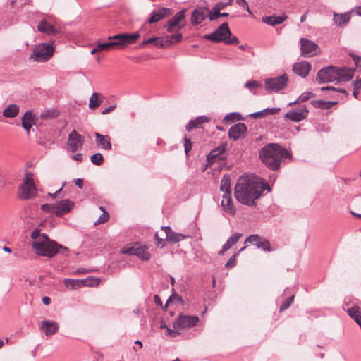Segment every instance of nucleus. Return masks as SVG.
<instances>
[{
	"mask_svg": "<svg viewBox=\"0 0 361 361\" xmlns=\"http://www.w3.org/2000/svg\"><path fill=\"white\" fill-rule=\"evenodd\" d=\"M351 57L355 64L357 68L361 67V57L356 56L355 54H351Z\"/></svg>",
	"mask_w": 361,
	"mask_h": 361,
	"instance_id": "4d7b16f0",
	"label": "nucleus"
},
{
	"mask_svg": "<svg viewBox=\"0 0 361 361\" xmlns=\"http://www.w3.org/2000/svg\"><path fill=\"white\" fill-rule=\"evenodd\" d=\"M207 14L210 21H214L220 17V11L219 10H216V8L214 7H213L211 11L208 10Z\"/></svg>",
	"mask_w": 361,
	"mask_h": 361,
	"instance_id": "58836bf2",
	"label": "nucleus"
},
{
	"mask_svg": "<svg viewBox=\"0 0 361 361\" xmlns=\"http://www.w3.org/2000/svg\"><path fill=\"white\" fill-rule=\"evenodd\" d=\"M262 237L259 236L257 234L251 235L245 240V243H257Z\"/></svg>",
	"mask_w": 361,
	"mask_h": 361,
	"instance_id": "49530a36",
	"label": "nucleus"
},
{
	"mask_svg": "<svg viewBox=\"0 0 361 361\" xmlns=\"http://www.w3.org/2000/svg\"><path fill=\"white\" fill-rule=\"evenodd\" d=\"M161 232V236L159 235V233L157 232L155 233L154 238L157 241V245H161V247L164 246L163 243L165 240L169 241L172 243H176L185 238V235L172 231L169 226H162Z\"/></svg>",
	"mask_w": 361,
	"mask_h": 361,
	"instance_id": "0eeeda50",
	"label": "nucleus"
},
{
	"mask_svg": "<svg viewBox=\"0 0 361 361\" xmlns=\"http://www.w3.org/2000/svg\"><path fill=\"white\" fill-rule=\"evenodd\" d=\"M185 10H182L175 14V16L170 19L167 24L164 26L169 32H173L175 28L181 29L185 26L183 23L185 18Z\"/></svg>",
	"mask_w": 361,
	"mask_h": 361,
	"instance_id": "4468645a",
	"label": "nucleus"
},
{
	"mask_svg": "<svg viewBox=\"0 0 361 361\" xmlns=\"http://www.w3.org/2000/svg\"><path fill=\"white\" fill-rule=\"evenodd\" d=\"M231 35L228 23H224L212 33L205 35L204 38L216 42H225Z\"/></svg>",
	"mask_w": 361,
	"mask_h": 361,
	"instance_id": "9d476101",
	"label": "nucleus"
},
{
	"mask_svg": "<svg viewBox=\"0 0 361 361\" xmlns=\"http://www.w3.org/2000/svg\"><path fill=\"white\" fill-rule=\"evenodd\" d=\"M91 162L94 165H102L104 162V158L101 153H96L90 157Z\"/></svg>",
	"mask_w": 361,
	"mask_h": 361,
	"instance_id": "4c0bfd02",
	"label": "nucleus"
},
{
	"mask_svg": "<svg viewBox=\"0 0 361 361\" xmlns=\"http://www.w3.org/2000/svg\"><path fill=\"white\" fill-rule=\"evenodd\" d=\"M122 252L130 255H136L142 260H149L151 258V255L147 251L146 247L142 246L137 243L130 247L123 248Z\"/></svg>",
	"mask_w": 361,
	"mask_h": 361,
	"instance_id": "ddd939ff",
	"label": "nucleus"
},
{
	"mask_svg": "<svg viewBox=\"0 0 361 361\" xmlns=\"http://www.w3.org/2000/svg\"><path fill=\"white\" fill-rule=\"evenodd\" d=\"M54 51V47L52 44H39L34 48L30 59L38 62L45 61L53 56Z\"/></svg>",
	"mask_w": 361,
	"mask_h": 361,
	"instance_id": "6e6552de",
	"label": "nucleus"
},
{
	"mask_svg": "<svg viewBox=\"0 0 361 361\" xmlns=\"http://www.w3.org/2000/svg\"><path fill=\"white\" fill-rule=\"evenodd\" d=\"M83 145V137L79 135L76 130H73L69 133L67 146L68 150L71 152H75L78 149H80Z\"/></svg>",
	"mask_w": 361,
	"mask_h": 361,
	"instance_id": "2eb2a0df",
	"label": "nucleus"
},
{
	"mask_svg": "<svg viewBox=\"0 0 361 361\" xmlns=\"http://www.w3.org/2000/svg\"><path fill=\"white\" fill-rule=\"evenodd\" d=\"M199 322L197 316L179 314L173 322L174 329H190L193 327Z\"/></svg>",
	"mask_w": 361,
	"mask_h": 361,
	"instance_id": "f8f14e48",
	"label": "nucleus"
},
{
	"mask_svg": "<svg viewBox=\"0 0 361 361\" xmlns=\"http://www.w3.org/2000/svg\"><path fill=\"white\" fill-rule=\"evenodd\" d=\"M308 115V110L305 106H302L296 110L287 112L285 117L290 121L299 122L305 119Z\"/></svg>",
	"mask_w": 361,
	"mask_h": 361,
	"instance_id": "a211bd4d",
	"label": "nucleus"
},
{
	"mask_svg": "<svg viewBox=\"0 0 361 361\" xmlns=\"http://www.w3.org/2000/svg\"><path fill=\"white\" fill-rule=\"evenodd\" d=\"M294 295L289 297L280 307V311H283L288 308L293 302Z\"/></svg>",
	"mask_w": 361,
	"mask_h": 361,
	"instance_id": "a18cd8bd",
	"label": "nucleus"
},
{
	"mask_svg": "<svg viewBox=\"0 0 361 361\" xmlns=\"http://www.w3.org/2000/svg\"><path fill=\"white\" fill-rule=\"evenodd\" d=\"M195 128H198V124L195 123L194 120L190 121L189 123L186 125V130L188 131H190Z\"/></svg>",
	"mask_w": 361,
	"mask_h": 361,
	"instance_id": "13d9d810",
	"label": "nucleus"
},
{
	"mask_svg": "<svg viewBox=\"0 0 361 361\" xmlns=\"http://www.w3.org/2000/svg\"><path fill=\"white\" fill-rule=\"evenodd\" d=\"M286 16H267L262 18V21L270 25H276L282 23L286 20Z\"/></svg>",
	"mask_w": 361,
	"mask_h": 361,
	"instance_id": "2f4dec72",
	"label": "nucleus"
},
{
	"mask_svg": "<svg viewBox=\"0 0 361 361\" xmlns=\"http://www.w3.org/2000/svg\"><path fill=\"white\" fill-rule=\"evenodd\" d=\"M32 247L37 255L49 258L56 255L60 249L67 250L66 247L49 239L44 233L32 242Z\"/></svg>",
	"mask_w": 361,
	"mask_h": 361,
	"instance_id": "20e7f679",
	"label": "nucleus"
},
{
	"mask_svg": "<svg viewBox=\"0 0 361 361\" xmlns=\"http://www.w3.org/2000/svg\"><path fill=\"white\" fill-rule=\"evenodd\" d=\"M87 272H88L87 269H86L85 268H80V269H77L75 271H74L73 274H85Z\"/></svg>",
	"mask_w": 361,
	"mask_h": 361,
	"instance_id": "774afa93",
	"label": "nucleus"
},
{
	"mask_svg": "<svg viewBox=\"0 0 361 361\" xmlns=\"http://www.w3.org/2000/svg\"><path fill=\"white\" fill-rule=\"evenodd\" d=\"M209 121L208 118L206 116H199L194 121L195 123L198 124V128L201 126L202 123H204Z\"/></svg>",
	"mask_w": 361,
	"mask_h": 361,
	"instance_id": "5fc2aeb1",
	"label": "nucleus"
},
{
	"mask_svg": "<svg viewBox=\"0 0 361 361\" xmlns=\"http://www.w3.org/2000/svg\"><path fill=\"white\" fill-rule=\"evenodd\" d=\"M227 6V3L218 2L214 7L216 8V10H219L220 11Z\"/></svg>",
	"mask_w": 361,
	"mask_h": 361,
	"instance_id": "680f3d73",
	"label": "nucleus"
},
{
	"mask_svg": "<svg viewBox=\"0 0 361 361\" xmlns=\"http://www.w3.org/2000/svg\"><path fill=\"white\" fill-rule=\"evenodd\" d=\"M41 329L47 336L54 334L59 329L58 324L54 321H42Z\"/></svg>",
	"mask_w": 361,
	"mask_h": 361,
	"instance_id": "a878e982",
	"label": "nucleus"
},
{
	"mask_svg": "<svg viewBox=\"0 0 361 361\" xmlns=\"http://www.w3.org/2000/svg\"><path fill=\"white\" fill-rule=\"evenodd\" d=\"M220 189L224 193L231 192V178L228 175H225L223 176L221 181Z\"/></svg>",
	"mask_w": 361,
	"mask_h": 361,
	"instance_id": "f704fd0d",
	"label": "nucleus"
},
{
	"mask_svg": "<svg viewBox=\"0 0 361 361\" xmlns=\"http://www.w3.org/2000/svg\"><path fill=\"white\" fill-rule=\"evenodd\" d=\"M267 114V113H266V110L265 109L262 110V111H257V112H255V113H252L251 114L250 116L254 118H259V117H264Z\"/></svg>",
	"mask_w": 361,
	"mask_h": 361,
	"instance_id": "864d4df0",
	"label": "nucleus"
},
{
	"mask_svg": "<svg viewBox=\"0 0 361 361\" xmlns=\"http://www.w3.org/2000/svg\"><path fill=\"white\" fill-rule=\"evenodd\" d=\"M41 209L46 212H51L54 214V204H44L41 206Z\"/></svg>",
	"mask_w": 361,
	"mask_h": 361,
	"instance_id": "de8ad7c7",
	"label": "nucleus"
},
{
	"mask_svg": "<svg viewBox=\"0 0 361 361\" xmlns=\"http://www.w3.org/2000/svg\"><path fill=\"white\" fill-rule=\"evenodd\" d=\"M266 113H269L270 114H274L280 111L279 108H267L265 109Z\"/></svg>",
	"mask_w": 361,
	"mask_h": 361,
	"instance_id": "0e129e2a",
	"label": "nucleus"
},
{
	"mask_svg": "<svg viewBox=\"0 0 361 361\" xmlns=\"http://www.w3.org/2000/svg\"><path fill=\"white\" fill-rule=\"evenodd\" d=\"M338 102H331V101H324V100H312L311 104L315 108H320L323 109H328L333 106L334 104H337Z\"/></svg>",
	"mask_w": 361,
	"mask_h": 361,
	"instance_id": "473e14b6",
	"label": "nucleus"
},
{
	"mask_svg": "<svg viewBox=\"0 0 361 361\" xmlns=\"http://www.w3.org/2000/svg\"><path fill=\"white\" fill-rule=\"evenodd\" d=\"M354 71L353 68L329 66L319 71L316 80L320 84L336 80L338 82L350 81L353 78Z\"/></svg>",
	"mask_w": 361,
	"mask_h": 361,
	"instance_id": "7ed1b4c3",
	"label": "nucleus"
},
{
	"mask_svg": "<svg viewBox=\"0 0 361 361\" xmlns=\"http://www.w3.org/2000/svg\"><path fill=\"white\" fill-rule=\"evenodd\" d=\"M236 3L240 7H243V8H245L250 14H252V12L250 10L249 6H248L246 0H237Z\"/></svg>",
	"mask_w": 361,
	"mask_h": 361,
	"instance_id": "09e8293b",
	"label": "nucleus"
},
{
	"mask_svg": "<svg viewBox=\"0 0 361 361\" xmlns=\"http://www.w3.org/2000/svg\"><path fill=\"white\" fill-rule=\"evenodd\" d=\"M34 123V116L32 113L29 111H26L22 118V126L28 134Z\"/></svg>",
	"mask_w": 361,
	"mask_h": 361,
	"instance_id": "cd10ccee",
	"label": "nucleus"
},
{
	"mask_svg": "<svg viewBox=\"0 0 361 361\" xmlns=\"http://www.w3.org/2000/svg\"><path fill=\"white\" fill-rule=\"evenodd\" d=\"M288 82V77L286 74L265 80V89L269 92H278L283 90Z\"/></svg>",
	"mask_w": 361,
	"mask_h": 361,
	"instance_id": "1a4fd4ad",
	"label": "nucleus"
},
{
	"mask_svg": "<svg viewBox=\"0 0 361 361\" xmlns=\"http://www.w3.org/2000/svg\"><path fill=\"white\" fill-rule=\"evenodd\" d=\"M42 234H40L39 232L37 230H35L32 232L31 235V238L34 240H37L40 236H42Z\"/></svg>",
	"mask_w": 361,
	"mask_h": 361,
	"instance_id": "69168bd1",
	"label": "nucleus"
},
{
	"mask_svg": "<svg viewBox=\"0 0 361 361\" xmlns=\"http://www.w3.org/2000/svg\"><path fill=\"white\" fill-rule=\"evenodd\" d=\"M232 245L230 244V242H226L222 246V249L219 252V255H223L227 250H228Z\"/></svg>",
	"mask_w": 361,
	"mask_h": 361,
	"instance_id": "6e6d98bb",
	"label": "nucleus"
},
{
	"mask_svg": "<svg viewBox=\"0 0 361 361\" xmlns=\"http://www.w3.org/2000/svg\"><path fill=\"white\" fill-rule=\"evenodd\" d=\"M238 255V253L235 254L231 257V258L228 260V262H226V264L225 265L226 268L231 269L235 265L236 258H237Z\"/></svg>",
	"mask_w": 361,
	"mask_h": 361,
	"instance_id": "37998d69",
	"label": "nucleus"
},
{
	"mask_svg": "<svg viewBox=\"0 0 361 361\" xmlns=\"http://www.w3.org/2000/svg\"><path fill=\"white\" fill-rule=\"evenodd\" d=\"M102 95L100 93L94 92L90 98L89 107L95 109L102 103Z\"/></svg>",
	"mask_w": 361,
	"mask_h": 361,
	"instance_id": "72a5a7b5",
	"label": "nucleus"
},
{
	"mask_svg": "<svg viewBox=\"0 0 361 361\" xmlns=\"http://www.w3.org/2000/svg\"><path fill=\"white\" fill-rule=\"evenodd\" d=\"M139 32L133 34H118L108 37L109 42H98V49L100 51H107L112 49H122L128 44H132L140 37Z\"/></svg>",
	"mask_w": 361,
	"mask_h": 361,
	"instance_id": "39448f33",
	"label": "nucleus"
},
{
	"mask_svg": "<svg viewBox=\"0 0 361 361\" xmlns=\"http://www.w3.org/2000/svg\"><path fill=\"white\" fill-rule=\"evenodd\" d=\"M41 118L42 119H48L54 117V112L53 111H46L41 114Z\"/></svg>",
	"mask_w": 361,
	"mask_h": 361,
	"instance_id": "603ef678",
	"label": "nucleus"
},
{
	"mask_svg": "<svg viewBox=\"0 0 361 361\" xmlns=\"http://www.w3.org/2000/svg\"><path fill=\"white\" fill-rule=\"evenodd\" d=\"M256 246L257 247V248L262 249L264 251L270 252L272 250V249L270 247L269 242L267 240L263 238L262 237L260 238L259 242L256 243Z\"/></svg>",
	"mask_w": 361,
	"mask_h": 361,
	"instance_id": "e433bc0d",
	"label": "nucleus"
},
{
	"mask_svg": "<svg viewBox=\"0 0 361 361\" xmlns=\"http://www.w3.org/2000/svg\"><path fill=\"white\" fill-rule=\"evenodd\" d=\"M311 69V65L307 61H301L293 66V71L298 75L305 78Z\"/></svg>",
	"mask_w": 361,
	"mask_h": 361,
	"instance_id": "5701e85b",
	"label": "nucleus"
},
{
	"mask_svg": "<svg viewBox=\"0 0 361 361\" xmlns=\"http://www.w3.org/2000/svg\"><path fill=\"white\" fill-rule=\"evenodd\" d=\"M348 12H350V15L352 13H355L357 16H361V6H356V7L352 8Z\"/></svg>",
	"mask_w": 361,
	"mask_h": 361,
	"instance_id": "052dcab7",
	"label": "nucleus"
},
{
	"mask_svg": "<svg viewBox=\"0 0 361 361\" xmlns=\"http://www.w3.org/2000/svg\"><path fill=\"white\" fill-rule=\"evenodd\" d=\"M314 97V94L311 92H303L302 94H301L298 98L293 102H290L289 103V106H291L293 104H298V103H300V102H304L305 101H307L308 99H310V98L312 97Z\"/></svg>",
	"mask_w": 361,
	"mask_h": 361,
	"instance_id": "c9c22d12",
	"label": "nucleus"
},
{
	"mask_svg": "<svg viewBox=\"0 0 361 361\" xmlns=\"http://www.w3.org/2000/svg\"><path fill=\"white\" fill-rule=\"evenodd\" d=\"M99 209L103 212V213L99 216V218L97 219V221H95V223H94L95 225L106 222L109 218V215L107 212L104 211L102 207H100Z\"/></svg>",
	"mask_w": 361,
	"mask_h": 361,
	"instance_id": "ea45409f",
	"label": "nucleus"
},
{
	"mask_svg": "<svg viewBox=\"0 0 361 361\" xmlns=\"http://www.w3.org/2000/svg\"><path fill=\"white\" fill-rule=\"evenodd\" d=\"M156 46L159 47H164L166 46V44L165 43V40L164 39L163 37L162 38L159 37V39H158V41L156 43Z\"/></svg>",
	"mask_w": 361,
	"mask_h": 361,
	"instance_id": "338daca9",
	"label": "nucleus"
},
{
	"mask_svg": "<svg viewBox=\"0 0 361 361\" xmlns=\"http://www.w3.org/2000/svg\"><path fill=\"white\" fill-rule=\"evenodd\" d=\"M226 44H237L238 42V39L236 37H233L231 38H228L224 42Z\"/></svg>",
	"mask_w": 361,
	"mask_h": 361,
	"instance_id": "e2e57ef3",
	"label": "nucleus"
},
{
	"mask_svg": "<svg viewBox=\"0 0 361 361\" xmlns=\"http://www.w3.org/2000/svg\"><path fill=\"white\" fill-rule=\"evenodd\" d=\"M348 315L353 319L361 328V310L359 307L355 306L348 310Z\"/></svg>",
	"mask_w": 361,
	"mask_h": 361,
	"instance_id": "7c9ffc66",
	"label": "nucleus"
},
{
	"mask_svg": "<svg viewBox=\"0 0 361 361\" xmlns=\"http://www.w3.org/2000/svg\"><path fill=\"white\" fill-rule=\"evenodd\" d=\"M246 130V126L243 123H238L230 128L228 136L231 139L237 140L244 135Z\"/></svg>",
	"mask_w": 361,
	"mask_h": 361,
	"instance_id": "6ab92c4d",
	"label": "nucleus"
},
{
	"mask_svg": "<svg viewBox=\"0 0 361 361\" xmlns=\"http://www.w3.org/2000/svg\"><path fill=\"white\" fill-rule=\"evenodd\" d=\"M74 207V202L70 200H63L54 204V214L56 216H61L63 214L70 212Z\"/></svg>",
	"mask_w": 361,
	"mask_h": 361,
	"instance_id": "f3484780",
	"label": "nucleus"
},
{
	"mask_svg": "<svg viewBox=\"0 0 361 361\" xmlns=\"http://www.w3.org/2000/svg\"><path fill=\"white\" fill-rule=\"evenodd\" d=\"M264 190L271 191V188L257 176L240 177L235 186L234 196L243 204L252 206Z\"/></svg>",
	"mask_w": 361,
	"mask_h": 361,
	"instance_id": "f257e3e1",
	"label": "nucleus"
},
{
	"mask_svg": "<svg viewBox=\"0 0 361 361\" xmlns=\"http://www.w3.org/2000/svg\"><path fill=\"white\" fill-rule=\"evenodd\" d=\"M170 38L173 39V43L179 42L182 40L183 35L181 33H177L175 35H170Z\"/></svg>",
	"mask_w": 361,
	"mask_h": 361,
	"instance_id": "bf43d9fd",
	"label": "nucleus"
},
{
	"mask_svg": "<svg viewBox=\"0 0 361 361\" xmlns=\"http://www.w3.org/2000/svg\"><path fill=\"white\" fill-rule=\"evenodd\" d=\"M37 29L39 32L47 35H55L57 33L56 29L53 25L44 20L38 24Z\"/></svg>",
	"mask_w": 361,
	"mask_h": 361,
	"instance_id": "c85d7f7f",
	"label": "nucleus"
},
{
	"mask_svg": "<svg viewBox=\"0 0 361 361\" xmlns=\"http://www.w3.org/2000/svg\"><path fill=\"white\" fill-rule=\"evenodd\" d=\"M290 154L278 144L270 143L265 145L259 152L262 161L270 169L278 170L283 159L288 158Z\"/></svg>",
	"mask_w": 361,
	"mask_h": 361,
	"instance_id": "f03ea898",
	"label": "nucleus"
},
{
	"mask_svg": "<svg viewBox=\"0 0 361 361\" xmlns=\"http://www.w3.org/2000/svg\"><path fill=\"white\" fill-rule=\"evenodd\" d=\"M221 207L226 213L231 215H234L235 214V208L231 199V192H226L223 194Z\"/></svg>",
	"mask_w": 361,
	"mask_h": 361,
	"instance_id": "aec40b11",
	"label": "nucleus"
},
{
	"mask_svg": "<svg viewBox=\"0 0 361 361\" xmlns=\"http://www.w3.org/2000/svg\"><path fill=\"white\" fill-rule=\"evenodd\" d=\"M63 283L67 288L78 289L82 286H93L99 284V279L89 276L84 279H63Z\"/></svg>",
	"mask_w": 361,
	"mask_h": 361,
	"instance_id": "9b49d317",
	"label": "nucleus"
},
{
	"mask_svg": "<svg viewBox=\"0 0 361 361\" xmlns=\"http://www.w3.org/2000/svg\"><path fill=\"white\" fill-rule=\"evenodd\" d=\"M37 189L35 185L33 174L26 172L23 183L19 188L18 196L22 200L31 199L36 196Z\"/></svg>",
	"mask_w": 361,
	"mask_h": 361,
	"instance_id": "423d86ee",
	"label": "nucleus"
},
{
	"mask_svg": "<svg viewBox=\"0 0 361 361\" xmlns=\"http://www.w3.org/2000/svg\"><path fill=\"white\" fill-rule=\"evenodd\" d=\"M350 12L343 13H333V22L338 27H345L350 20Z\"/></svg>",
	"mask_w": 361,
	"mask_h": 361,
	"instance_id": "412c9836",
	"label": "nucleus"
},
{
	"mask_svg": "<svg viewBox=\"0 0 361 361\" xmlns=\"http://www.w3.org/2000/svg\"><path fill=\"white\" fill-rule=\"evenodd\" d=\"M95 142L98 147L110 151L112 149L111 138L109 135H104L99 133H95Z\"/></svg>",
	"mask_w": 361,
	"mask_h": 361,
	"instance_id": "4be33fe9",
	"label": "nucleus"
},
{
	"mask_svg": "<svg viewBox=\"0 0 361 361\" xmlns=\"http://www.w3.org/2000/svg\"><path fill=\"white\" fill-rule=\"evenodd\" d=\"M225 152V148L224 147H217L212 150L209 154L207 155V161L208 164H212L216 160L224 159V153Z\"/></svg>",
	"mask_w": 361,
	"mask_h": 361,
	"instance_id": "bb28decb",
	"label": "nucleus"
},
{
	"mask_svg": "<svg viewBox=\"0 0 361 361\" xmlns=\"http://www.w3.org/2000/svg\"><path fill=\"white\" fill-rule=\"evenodd\" d=\"M241 118V116L238 113H231L226 115L224 118V120L227 122H232L233 121L240 120Z\"/></svg>",
	"mask_w": 361,
	"mask_h": 361,
	"instance_id": "79ce46f5",
	"label": "nucleus"
},
{
	"mask_svg": "<svg viewBox=\"0 0 361 361\" xmlns=\"http://www.w3.org/2000/svg\"><path fill=\"white\" fill-rule=\"evenodd\" d=\"M300 44L302 54L304 56H312L319 51L318 45L309 39L302 38Z\"/></svg>",
	"mask_w": 361,
	"mask_h": 361,
	"instance_id": "dca6fc26",
	"label": "nucleus"
},
{
	"mask_svg": "<svg viewBox=\"0 0 361 361\" xmlns=\"http://www.w3.org/2000/svg\"><path fill=\"white\" fill-rule=\"evenodd\" d=\"M322 91H329L331 92H341L347 94L346 91L344 89L336 88L332 86H326L321 88Z\"/></svg>",
	"mask_w": 361,
	"mask_h": 361,
	"instance_id": "a19ab883",
	"label": "nucleus"
},
{
	"mask_svg": "<svg viewBox=\"0 0 361 361\" xmlns=\"http://www.w3.org/2000/svg\"><path fill=\"white\" fill-rule=\"evenodd\" d=\"M242 234L239 233H235L226 241L230 242V244L233 246L239 240Z\"/></svg>",
	"mask_w": 361,
	"mask_h": 361,
	"instance_id": "c03bdc74",
	"label": "nucleus"
},
{
	"mask_svg": "<svg viewBox=\"0 0 361 361\" xmlns=\"http://www.w3.org/2000/svg\"><path fill=\"white\" fill-rule=\"evenodd\" d=\"M184 140H185V143H184L185 152L186 154H188V152L192 149V142L187 137H185Z\"/></svg>",
	"mask_w": 361,
	"mask_h": 361,
	"instance_id": "3c124183",
	"label": "nucleus"
},
{
	"mask_svg": "<svg viewBox=\"0 0 361 361\" xmlns=\"http://www.w3.org/2000/svg\"><path fill=\"white\" fill-rule=\"evenodd\" d=\"M245 87L247 88H250V91H252V88H257L260 87V85L255 80L248 81L245 84Z\"/></svg>",
	"mask_w": 361,
	"mask_h": 361,
	"instance_id": "8fccbe9b",
	"label": "nucleus"
},
{
	"mask_svg": "<svg viewBox=\"0 0 361 361\" xmlns=\"http://www.w3.org/2000/svg\"><path fill=\"white\" fill-rule=\"evenodd\" d=\"M208 9L200 7L193 11L191 16V23L194 25L201 23L207 16Z\"/></svg>",
	"mask_w": 361,
	"mask_h": 361,
	"instance_id": "393cba45",
	"label": "nucleus"
},
{
	"mask_svg": "<svg viewBox=\"0 0 361 361\" xmlns=\"http://www.w3.org/2000/svg\"><path fill=\"white\" fill-rule=\"evenodd\" d=\"M20 108L18 105L12 104L8 105L3 111V116L6 118H14L18 116Z\"/></svg>",
	"mask_w": 361,
	"mask_h": 361,
	"instance_id": "c756f323",
	"label": "nucleus"
},
{
	"mask_svg": "<svg viewBox=\"0 0 361 361\" xmlns=\"http://www.w3.org/2000/svg\"><path fill=\"white\" fill-rule=\"evenodd\" d=\"M171 14V9L168 8H160L152 12L151 16L149 18V23H154L164 17L169 16Z\"/></svg>",
	"mask_w": 361,
	"mask_h": 361,
	"instance_id": "b1692460",
	"label": "nucleus"
}]
</instances>
